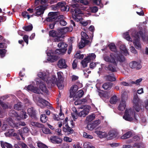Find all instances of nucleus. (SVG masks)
<instances>
[{"label": "nucleus", "mask_w": 148, "mask_h": 148, "mask_svg": "<svg viewBox=\"0 0 148 148\" xmlns=\"http://www.w3.org/2000/svg\"><path fill=\"white\" fill-rule=\"evenodd\" d=\"M58 79L55 75H52V77H48L46 73L45 72H39L38 75L41 79H37L36 81L37 85L39 86V88L43 92L47 93L48 90L44 82L45 81L48 87L51 88L56 85L59 89L61 90L64 87L63 84V78L61 73L57 72Z\"/></svg>", "instance_id": "nucleus-1"}, {"label": "nucleus", "mask_w": 148, "mask_h": 148, "mask_svg": "<svg viewBox=\"0 0 148 148\" xmlns=\"http://www.w3.org/2000/svg\"><path fill=\"white\" fill-rule=\"evenodd\" d=\"M116 55L115 53H111L110 56H106L104 57L105 61L107 62L110 63L106 65L104 67L105 70L107 71L112 72L117 71L116 67L117 63L115 61Z\"/></svg>", "instance_id": "nucleus-2"}, {"label": "nucleus", "mask_w": 148, "mask_h": 148, "mask_svg": "<svg viewBox=\"0 0 148 148\" xmlns=\"http://www.w3.org/2000/svg\"><path fill=\"white\" fill-rule=\"evenodd\" d=\"M63 30L62 29L55 31L52 30L50 31L49 32V36L53 38V41L54 42H59L62 41L64 36H63Z\"/></svg>", "instance_id": "nucleus-3"}, {"label": "nucleus", "mask_w": 148, "mask_h": 148, "mask_svg": "<svg viewBox=\"0 0 148 148\" xmlns=\"http://www.w3.org/2000/svg\"><path fill=\"white\" fill-rule=\"evenodd\" d=\"M81 40L79 44V48L82 49L86 45H88L90 42L88 40L89 36L86 33L82 32L81 34Z\"/></svg>", "instance_id": "nucleus-4"}, {"label": "nucleus", "mask_w": 148, "mask_h": 148, "mask_svg": "<svg viewBox=\"0 0 148 148\" xmlns=\"http://www.w3.org/2000/svg\"><path fill=\"white\" fill-rule=\"evenodd\" d=\"M58 12H50L48 14V17L46 18V21L48 22L58 21L61 18H63V15L58 16Z\"/></svg>", "instance_id": "nucleus-5"}, {"label": "nucleus", "mask_w": 148, "mask_h": 148, "mask_svg": "<svg viewBox=\"0 0 148 148\" xmlns=\"http://www.w3.org/2000/svg\"><path fill=\"white\" fill-rule=\"evenodd\" d=\"M9 115L11 117L15 118V119H17V120L25 119L28 117L25 112H23L19 116L14 110H10L9 112Z\"/></svg>", "instance_id": "nucleus-6"}, {"label": "nucleus", "mask_w": 148, "mask_h": 148, "mask_svg": "<svg viewBox=\"0 0 148 148\" xmlns=\"http://www.w3.org/2000/svg\"><path fill=\"white\" fill-rule=\"evenodd\" d=\"M123 118L125 120H133L134 118L135 120H138L136 118L135 112H132L131 109L125 110Z\"/></svg>", "instance_id": "nucleus-7"}, {"label": "nucleus", "mask_w": 148, "mask_h": 148, "mask_svg": "<svg viewBox=\"0 0 148 148\" xmlns=\"http://www.w3.org/2000/svg\"><path fill=\"white\" fill-rule=\"evenodd\" d=\"M135 36L137 38L134 39L133 43L136 48L137 49H141V45L139 40L140 37H141L142 38L144 39L145 38V36H144L143 32L141 31H140L138 32L136 34Z\"/></svg>", "instance_id": "nucleus-8"}, {"label": "nucleus", "mask_w": 148, "mask_h": 148, "mask_svg": "<svg viewBox=\"0 0 148 148\" xmlns=\"http://www.w3.org/2000/svg\"><path fill=\"white\" fill-rule=\"evenodd\" d=\"M96 57V56L95 53H92L89 54L86 58L82 60L81 64L83 67L84 68L87 66V64L91 60H93Z\"/></svg>", "instance_id": "nucleus-9"}, {"label": "nucleus", "mask_w": 148, "mask_h": 148, "mask_svg": "<svg viewBox=\"0 0 148 148\" xmlns=\"http://www.w3.org/2000/svg\"><path fill=\"white\" fill-rule=\"evenodd\" d=\"M9 125L17 129L21 126H24L26 125L25 122L21 121H8Z\"/></svg>", "instance_id": "nucleus-10"}, {"label": "nucleus", "mask_w": 148, "mask_h": 148, "mask_svg": "<svg viewBox=\"0 0 148 148\" xmlns=\"http://www.w3.org/2000/svg\"><path fill=\"white\" fill-rule=\"evenodd\" d=\"M46 9V6L43 5H40L36 7L34 10L36 11L35 13V15L37 16H40L42 15L45 10Z\"/></svg>", "instance_id": "nucleus-11"}, {"label": "nucleus", "mask_w": 148, "mask_h": 148, "mask_svg": "<svg viewBox=\"0 0 148 148\" xmlns=\"http://www.w3.org/2000/svg\"><path fill=\"white\" fill-rule=\"evenodd\" d=\"M79 8H78L74 9H72L71 10V12L73 13V18L76 20L77 19V21L79 20L78 18V17L79 16V14H82V11Z\"/></svg>", "instance_id": "nucleus-12"}, {"label": "nucleus", "mask_w": 148, "mask_h": 148, "mask_svg": "<svg viewBox=\"0 0 148 148\" xmlns=\"http://www.w3.org/2000/svg\"><path fill=\"white\" fill-rule=\"evenodd\" d=\"M58 7L60 8L62 11H69V7L67 6H65L64 3L62 2H58L56 6L54 8L55 10Z\"/></svg>", "instance_id": "nucleus-13"}, {"label": "nucleus", "mask_w": 148, "mask_h": 148, "mask_svg": "<svg viewBox=\"0 0 148 148\" xmlns=\"http://www.w3.org/2000/svg\"><path fill=\"white\" fill-rule=\"evenodd\" d=\"M101 121H89L87 125L88 129L92 130L101 123Z\"/></svg>", "instance_id": "nucleus-14"}, {"label": "nucleus", "mask_w": 148, "mask_h": 148, "mask_svg": "<svg viewBox=\"0 0 148 148\" xmlns=\"http://www.w3.org/2000/svg\"><path fill=\"white\" fill-rule=\"evenodd\" d=\"M27 112L29 115L32 119H38L36 116V110L33 107H32L28 108L27 109Z\"/></svg>", "instance_id": "nucleus-15"}, {"label": "nucleus", "mask_w": 148, "mask_h": 148, "mask_svg": "<svg viewBox=\"0 0 148 148\" xmlns=\"http://www.w3.org/2000/svg\"><path fill=\"white\" fill-rule=\"evenodd\" d=\"M49 140L53 143L59 144L61 143L62 141V139L59 137L57 136H51Z\"/></svg>", "instance_id": "nucleus-16"}, {"label": "nucleus", "mask_w": 148, "mask_h": 148, "mask_svg": "<svg viewBox=\"0 0 148 148\" xmlns=\"http://www.w3.org/2000/svg\"><path fill=\"white\" fill-rule=\"evenodd\" d=\"M57 65L58 66L60 69H66L67 67L66 63V61L62 58L58 60Z\"/></svg>", "instance_id": "nucleus-17"}, {"label": "nucleus", "mask_w": 148, "mask_h": 148, "mask_svg": "<svg viewBox=\"0 0 148 148\" xmlns=\"http://www.w3.org/2000/svg\"><path fill=\"white\" fill-rule=\"evenodd\" d=\"M27 88L29 90L35 93L38 94L41 93L40 90L38 88L34 87L31 85H28Z\"/></svg>", "instance_id": "nucleus-18"}, {"label": "nucleus", "mask_w": 148, "mask_h": 148, "mask_svg": "<svg viewBox=\"0 0 148 148\" xmlns=\"http://www.w3.org/2000/svg\"><path fill=\"white\" fill-rule=\"evenodd\" d=\"M129 66L132 69H136L137 70L139 69L141 67V66L140 63L134 61L130 63Z\"/></svg>", "instance_id": "nucleus-19"}, {"label": "nucleus", "mask_w": 148, "mask_h": 148, "mask_svg": "<svg viewBox=\"0 0 148 148\" xmlns=\"http://www.w3.org/2000/svg\"><path fill=\"white\" fill-rule=\"evenodd\" d=\"M78 88V86L76 85H73L71 87L70 90V98L73 97L74 95L77 90Z\"/></svg>", "instance_id": "nucleus-20"}, {"label": "nucleus", "mask_w": 148, "mask_h": 148, "mask_svg": "<svg viewBox=\"0 0 148 148\" xmlns=\"http://www.w3.org/2000/svg\"><path fill=\"white\" fill-rule=\"evenodd\" d=\"M84 94V92L82 90H79L77 92H76L74 95V96L73 97V99L75 100L76 101L78 100L80 98L83 96Z\"/></svg>", "instance_id": "nucleus-21"}, {"label": "nucleus", "mask_w": 148, "mask_h": 148, "mask_svg": "<svg viewBox=\"0 0 148 148\" xmlns=\"http://www.w3.org/2000/svg\"><path fill=\"white\" fill-rule=\"evenodd\" d=\"M47 55L49 56L47 59V60L49 61L53 62L56 61L58 59V57L57 56L53 55L49 53H48Z\"/></svg>", "instance_id": "nucleus-22"}, {"label": "nucleus", "mask_w": 148, "mask_h": 148, "mask_svg": "<svg viewBox=\"0 0 148 148\" xmlns=\"http://www.w3.org/2000/svg\"><path fill=\"white\" fill-rule=\"evenodd\" d=\"M116 55L115 61L119 62L121 63L124 62L125 61V58L124 56L122 54Z\"/></svg>", "instance_id": "nucleus-23"}, {"label": "nucleus", "mask_w": 148, "mask_h": 148, "mask_svg": "<svg viewBox=\"0 0 148 148\" xmlns=\"http://www.w3.org/2000/svg\"><path fill=\"white\" fill-rule=\"evenodd\" d=\"M89 110L88 108H85L78 113V116L80 117H84L89 112Z\"/></svg>", "instance_id": "nucleus-24"}, {"label": "nucleus", "mask_w": 148, "mask_h": 148, "mask_svg": "<svg viewBox=\"0 0 148 148\" xmlns=\"http://www.w3.org/2000/svg\"><path fill=\"white\" fill-rule=\"evenodd\" d=\"M64 114L62 112L61 109H60V112L59 114V116L60 117H61L62 116V117L61 118H59V116L57 115H56L55 114H53V118L54 120H62L63 119L62 118L64 116Z\"/></svg>", "instance_id": "nucleus-25"}, {"label": "nucleus", "mask_w": 148, "mask_h": 148, "mask_svg": "<svg viewBox=\"0 0 148 148\" xmlns=\"http://www.w3.org/2000/svg\"><path fill=\"white\" fill-rule=\"evenodd\" d=\"M126 106V102L125 101H121L120 104L118 107V109L120 111L124 110Z\"/></svg>", "instance_id": "nucleus-26"}, {"label": "nucleus", "mask_w": 148, "mask_h": 148, "mask_svg": "<svg viewBox=\"0 0 148 148\" xmlns=\"http://www.w3.org/2000/svg\"><path fill=\"white\" fill-rule=\"evenodd\" d=\"M113 84L111 82H107L104 83L102 86L105 90H109L112 88Z\"/></svg>", "instance_id": "nucleus-27"}, {"label": "nucleus", "mask_w": 148, "mask_h": 148, "mask_svg": "<svg viewBox=\"0 0 148 148\" xmlns=\"http://www.w3.org/2000/svg\"><path fill=\"white\" fill-rule=\"evenodd\" d=\"M1 145L2 148H13L11 144L6 142L1 141Z\"/></svg>", "instance_id": "nucleus-28"}, {"label": "nucleus", "mask_w": 148, "mask_h": 148, "mask_svg": "<svg viewBox=\"0 0 148 148\" xmlns=\"http://www.w3.org/2000/svg\"><path fill=\"white\" fill-rule=\"evenodd\" d=\"M67 50V49H57L55 51V53L56 54H63L65 53Z\"/></svg>", "instance_id": "nucleus-29"}, {"label": "nucleus", "mask_w": 148, "mask_h": 148, "mask_svg": "<svg viewBox=\"0 0 148 148\" xmlns=\"http://www.w3.org/2000/svg\"><path fill=\"white\" fill-rule=\"evenodd\" d=\"M110 139H112L116 137L117 135V133L114 131H111L108 133Z\"/></svg>", "instance_id": "nucleus-30"}, {"label": "nucleus", "mask_w": 148, "mask_h": 148, "mask_svg": "<svg viewBox=\"0 0 148 148\" xmlns=\"http://www.w3.org/2000/svg\"><path fill=\"white\" fill-rule=\"evenodd\" d=\"M95 133L99 135L101 138H103L106 137V134L105 132H102L98 130H96L95 132Z\"/></svg>", "instance_id": "nucleus-31"}, {"label": "nucleus", "mask_w": 148, "mask_h": 148, "mask_svg": "<svg viewBox=\"0 0 148 148\" xmlns=\"http://www.w3.org/2000/svg\"><path fill=\"white\" fill-rule=\"evenodd\" d=\"M38 100L39 103L46 106H48V105L50 104L48 101L39 97H38Z\"/></svg>", "instance_id": "nucleus-32"}, {"label": "nucleus", "mask_w": 148, "mask_h": 148, "mask_svg": "<svg viewBox=\"0 0 148 148\" xmlns=\"http://www.w3.org/2000/svg\"><path fill=\"white\" fill-rule=\"evenodd\" d=\"M120 48L121 50L123 51V53L125 55L127 56V54H128V51L125 45H121L120 46Z\"/></svg>", "instance_id": "nucleus-33"}, {"label": "nucleus", "mask_w": 148, "mask_h": 148, "mask_svg": "<svg viewBox=\"0 0 148 148\" xmlns=\"http://www.w3.org/2000/svg\"><path fill=\"white\" fill-rule=\"evenodd\" d=\"M98 94L101 98L104 97L106 99H109L110 97L109 95L107 92L102 93L100 92H98Z\"/></svg>", "instance_id": "nucleus-34"}, {"label": "nucleus", "mask_w": 148, "mask_h": 148, "mask_svg": "<svg viewBox=\"0 0 148 148\" xmlns=\"http://www.w3.org/2000/svg\"><path fill=\"white\" fill-rule=\"evenodd\" d=\"M140 100L139 99L137 95L136 94L134 96V98L133 100V105L138 104L140 103Z\"/></svg>", "instance_id": "nucleus-35"}, {"label": "nucleus", "mask_w": 148, "mask_h": 148, "mask_svg": "<svg viewBox=\"0 0 148 148\" xmlns=\"http://www.w3.org/2000/svg\"><path fill=\"white\" fill-rule=\"evenodd\" d=\"M132 135V133L130 132H129L121 136V138L123 139H127L130 138Z\"/></svg>", "instance_id": "nucleus-36"}, {"label": "nucleus", "mask_w": 148, "mask_h": 148, "mask_svg": "<svg viewBox=\"0 0 148 148\" xmlns=\"http://www.w3.org/2000/svg\"><path fill=\"white\" fill-rule=\"evenodd\" d=\"M117 100L116 96L114 95L110 98V102L111 104H114L116 103Z\"/></svg>", "instance_id": "nucleus-37"}, {"label": "nucleus", "mask_w": 148, "mask_h": 148, "mask_svg": "<svg viewBox=\"0 0 148 148\" xmlns=\"http://www.w3.org/2000/svg\"><path fill=\"white\" fill-rule=\"evenodd\" d=\"M31 124L33 126L37 127H39L42 128L43 127V125L37 122L36 121H32Z\"/></svg>", "instance_id": "nucleus-38"}, {"label": "nucleus", "mask_w": 148, "mask_h": 148, "mask_svg": "<svg viewBox=\"0 0 148 148\" xmlns=\"http://www.w3.org/2000/svg\"><path fill=\"white\" fill-rule=\"evenodd\" d=\"M106 80L110 82L114 81L116 80L115 77L110 75H107L106 76Z\"/></svg>", "instance_id": "nucleus-39"}, {"label": "nucleus", "mask_w": 148, "mask_h": 148, "mask_svg": "<svg viewBox=\"0 0 148 148\" xmlns=\"http://www.w3.org/2000/svg\"><path fill=\"white\" fill-rule=\"evenodd\" d=\"M33 27L32 24L23 27V29L27 32H29L31 31L33 29Z\"/></svg>", "instance_id": "nucleus-40"}, {"label": "nucleus", "mask_w": 148, "mask_h": 148, "mask_svg": "<svg viewBox=\"0 0 148 148\" xmlns=\"http://www.w3.org/2000/svg\"><path fill=\"white\" fill-rule=\"evenodd\" d=\"M14 108L17 110H21L23 109V106L21 103H18L14 106Z\"/></svg>", "instance_id": "nucleus-41"}, {"label": "nucleus", "mask_w": 148, "mask_h": 148, "mask_svg": "<svg viewBox=\"0 0 148 148\" xmlns=\"http://www.w3.org/2000/svg\"><path fill=\"white\" fill-rule=\"evenodd\" d=\"M74 2H79L82 3L84 5H86L89 3L88 1L87 0H73Z\"/></svg>", "instance_id": "nucleus-42"}, {"label": "nucleus", "mask_w": 148, "mask_h": 148, "mask_svg": "<svg viewBox=\"0 0 148 148\" xmlns=\"http://www.w3.org/2000/svg\"><path fill=\"white\" fill-rule=\"evenodd\" d=\"M67 45L64 42H60L58 45V47L62 49H67Z\"/></svg>", "instance_id": "nucleus-43"}, {"label": "nucleus", "mask_w": 148, "mask_h": 148, "mask_svg": "<svg viewBox=\"0 0 148 148\" xmlns=\"http://www.w3.org/2000/svg\"><path fill=\"white\" fill-rule=\"evenodd\" d=\"M110 49L112 51L115 52L116 51V47L114 43H112L108 45Z\"/></svg>", "instance_id": "nucleus-44"}, {"label": "nucleus", "mask_w": 148, "mask_h": 148, "mask_svg": "<svg viewBox=\"0 0 148 148\" xmlns=\"http://www.w3.org/2000/svg\"><path fill=\"white\" fill-rule=\"evenodd\" d=\"M84 57L83 54H80L79 53H77L74 56V58L76 59H82Z\"/></svg>", "instance_id": "nucleus-45"}, {"label": "nucleus", "mask_w": 148, "mask_h": 148, "mask_svg": "<svg viewBox=\"0 0 148 148\" xmlns=\"http://www.w3.org/2000/svg\"><path fill=\"white\" fill-rule=\"evenodd\" d=\"M92 1L93 3L95 5H100V6L101 7H103V5L102 4H101V0H93Z\"/></svg>", "instance_id": "nucleus-46"}, {"label": "nucleus", "mask_w": 148, "mask_h": 148, "mask_svg": "<svg viewBox=\"0 0 148 148\" xmlns=\"http://www.w3.org/2000/svg\"><path fill=\"white\" fill-rule=\"evenodd\" d=\"M95 118V115L92 114L89 115L87 117L85 120H93Z\"/></svg>", "instance_id": "nucleus-47"}, {"label": "nucleus", "mask_w": 148, "mask_h": 148, "mask_svg": "<svg viewBox=\"0 0 148 148\" xmlns=\"http://www.w3.org/2000/svg\"><path fill=\"white\" fill-rule=\"evenodd\" d=\"M28 14V13L26 11H24L22 13L21 15L24 18H26L27 17L28 19L29 20L30 18V16Z\"/></svg>", "instance_id": "nucleus-48"}, {"label": "nucleus", "mask_w": 148, "mask_h": 148, "mask_svg": "<svg viewBox=\"0 0 148 148\" xmlns=\"http://www.w3.org/2000/svg\"><path fill=\"white\" fill-rule=\"evenodd\" d=\"M123 36L128 41H130L131 38L130 36L129 35V32H126L123 35Z\"/></svg>", "instance_id": "nucleus-49"}, {"label": "nucleus", "mask_w": 148, "mask_h": 148, "mask_svg": "<svg viewBox=\"0 0 148 148\" xmlns=\"http://www.w3.org/2000/svg\"><path fill=\"white\" fill-rule=\"evenodd\" d=\"M84 148H91L93 146L90 143L86 142L84 144Z\"/></svg>", "instance_id": "nucleus-50"}, {"label": "nucleus", "mask_w": 148, "mask_h": 148, "mask_svg": "<svg viewBox=\"0 0 148 148\" xmlns=\"http://www.w3.org/2000/svg\"><path fill=\"white\" fill-rule=\"evenodd\" d=\"M127 95H126V93L125 92H123L121 95V101H125L127 99Z\"/></svg>", "instance_id": "nucleus-51"}, {"label": "nucleus", "mask_w": 148, "mask_h": 148, "mask_svg": "<svg viewBox=\"0 0 148 148\" xmlns=\"http://www.w3.org/2000/svg\"><path fill=\"white\" fill-rule=\"evenodd\" d=\"M90 10L92 13H96L98 10V8L97 6H93L90 7Z\"/></svg>", "instance_id": "nucleus-52"}, {"label": "nucleus", "mask_w": 148, "mask_h": 148, "mask_svg": "<svg viewBox=\"0 0 148 148\" xmlns=\"http://www.w3.org/2000/svg\"><path fill=\"white\" fill-rule=\"evenodd\" d=\"M60 18L59 19V21L60 24L62 26H64L66 25L67 24V22L64 20L63 19H60Z\"/></svg>", "instance_id": "nucleus-53"}, {"label": "nucleus", "mask_w": 148, "mask_h": 148, "mask_svg": "<svg viewBox=\"0 0 148 148\" xmlns=\"http://www.w3.org/2000/svg\"><path fill=\"white\" fill-rule=\"evenodd\" d=\"M83 136L84 137L87 138L92 139L93 138L92 136L87 134L85 132L83 133Z\"/></svg>", "instance_id": "nucleus-54"}, {"label": "nucleus", "mask_w": 148, "mask_h": 148, "mask_svg": "<svg viewBox=\"0 0 148 148\" xmlns=\"http://www.w3.org/2000/svg\"><path fill=\"white\" fill-rule=\"evenodd\" d=\"M134 110L137 112H138L140 110L139 104L133 105Z\"/></svg>", "instance_id": "nucleus-55"}, {"label": "nucleus", "mask_w": 148, "mask_h": 148, "mask_svg": "<svg viewBox=\"0 0 148 148\" xmlns=\"http://www.w3.org/2000/svg\"><path fill=\"white\" fill-rule=\"evenodd\" d=\"M71 115L72 117L74 119H77L78 116V113H77V111H76L75 112L71 114Z\"/></svg>", "instance_id": "nucleus-56"}, {"label": "nucleus", "mask_w": 148, "mask_h": 148, "mask_svg": "<svg viewBox=\"0 0 148 148\" xmlns=\"http://www.w3.org/2000/svg\"><path fill=\"white\" fill-rule=\"evenodd\" d=\"M48 119V117L47 115L45 114H42L40 116V120H47Z\"/></svg>", "instance_id": "nucleus-57"}, {"label": "nucleus", "mask_w": 148, "mask_h": 148, "mask_svg": "<svg viewBox=\"0 0 148 148\" xmlns=\"http://www.w3.org/2000/svg\"><path fill=\"white\" fill-rule=\"evenodd\" d=\"M66 128H67V132H69L70 133L72 134L74 132L73 130L71 129V127H69V126L67 125L66 124L65 125Z\"/></svg>", "instance_id": "nucleus-58"}, {"label": "nucleus", "mask_w": 148, "mask_h": 148, "mask_svg": "<svg viewBox=\"0 0 148 148\" xmlns=\"http://www.w3.org/2000/svg\"><path fill=\"white\" fill-rule=\"evenodd\" d=\"M38 146L41 148H48V147L45 144L40 143H38L37 144Z\"/></svg>", "instance_id": "nucleus-59"}, {"label": "nucleus", "mask_w": 148, "mask_h": 148, "mask_svg": "<svg viewBox=\"0 0 148 148\" xmlns=\"http://www.w3.org/2000/svg\"><path fill=\"white\" fill-rule=\"evenodd\" d=\"M18 145L22 148H29L27 145L24 143L19 142L18 143Z\"/></svg>", "instance_id": "nucleus-60"}, {"label": "nucleus", "mask_w": 148, "mask_h": 148, "mask_svg": "<svg viewBox=\"0 0 148 148\" xmlns=\"http://www.w3.org/2000/svg\"><path fill=\"white\" fill-rule=\"evenodd\" d=\"M63 140L64 141L69 143L71 142L72 140V138L66 136L64 137Z\"/></svg>", "instance_id": "nucleus-61"}, {"label": "nucleus", "mask_w": 148, "mask_h": 148, "mask_svg": "<svg viewBox=\"0 0 148 148\" xmlns=\"http://www.w3.org/2000/svg\"><path fill=\"white\" fill-rule=\"evenodd\" d=\"M5 52L4 49H0V55L1 57L3 58L5 56Z\"/></svg>", "instance_id": "nucleus-62"}, {"label": "nucleus", "mask_w": 148, "mask_h": 148, "mask_svg": "<svg viewBox=\"0 0 148 148\" xmlns=\"http://www.w3.org/2000/svg\"><path fill=\"white\" fill-rule=\"evenodd\" d=\"M23 39L24 41L27 43V45L28 43V36L27 35H24L23 37Z\"/></svg>", "instance_id": "nucleus-63"}, {"label": "nucleus", "mask_w": 148, "mask_h": 148, "mask_svg": "<svg viewBox=\"0 0 148 148\" xmlns=\"http://www.w3.org/2000/svg\"><path fill=\"white\" fill-rule=\"evenodd\" d=\"M77 60H75L72 63V67L73 69H75L77 67Z\"/></svg>", "instance_id": "nucleus-64"}]
</instances>
